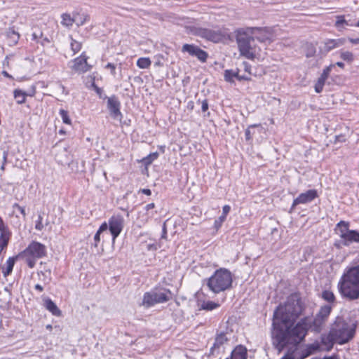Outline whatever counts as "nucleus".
I'll return each instance as SVG.
<instances>
[{
    "label": "nucleus",
    "mask_w": 359,
    "mask_h": 359,
    "mask_svg": "<svg viewBox=\"0 0 359 359\" xmlns=\"http://www.w3.org/2000/svg\"><path fill=\"white\" fill-rule=\"evenodd\" d=\"M303 309L300 298L294 294L274 311L272 344L278 353L289 345L297 346L305 337L310 325L307 318L301 319L292 327L296 320L302 315Z\"/></svg>",
    "instance_id": "nucleus-1"
},
{
    "label": "nucleus",
    "mask_w": 359,
    "mask_h": 359,
    "mask_svg": "<svg viewBox=\"0 0 359 359\" xmlns=\"http://www.w3.org/2000/svg\"><path fill=\"white\" fill-rule=\"evenodd\" d=\"M337 288L342 297L348 300L359 299V265L347 268L340 278Z\"/></svg>",
    "instance_id": "nucleus-2"
},
{
    "label": "nucleus",
    "mask_w": 359,
    "mask_h": 359,
    "mask_svg": "<svg viewBox=\"0 0 359 359\" xmlns=\"http://www.w3.org/2000/svg\"><path fill=\"white\" fill-rule=\"evenodd\" d=\"M356 326V322L354 320H346L341 317H337L330 331L337 338L338 344H344L353 338Z\"/></svg>",
    "instance_id": "nucleus-3"
},
{
    "label": "nucleus",
    "mask_w": 359,
    "mask_h": 359,
    "mask_svg": "<svg viewBox=\"0 0 359 359\" xmlns=\"http://www.w3.org/2000/svg\"><path fill=\"white\" fill-rule=\"evenodd\" d=\"M233 276L230 271L220 268L207 279V286L214 293H219L231 287Z\"/></svg>",
    "instance_id": "nucleus-4"
},
{
    "label": "nucleus",
    "mask_w": 359,
    "mask_h": 359,
    "mask_svg": "<svg viewBox=\"0 0 359 359\" xmlns=\"http://www.w3.org/2000/svg\"><path fill=\"white\" fill-rule=\"evenodd\" d=\"M46 253L47 250L45 245L32 241L18 257L23 259L27 266L32 269L36 265V260L45 257Z\"/></svg>",
    "instance_id": "nucleus-5"
},
{
    "label": "nucleus",
    "mask_w": 359,
    "mask_h": 359,
    "mask_svg": "<svg viewBox=\"0 0 359 359\" xmlns=\"http://www.w3.org/2000/svg\"><path fill=\"white\" fill-rule=\"evenodd\" d=\"M236 40L241 55L248 59H253L257 56H260V49L255 46L253 37L249 36L243 31H238Z\"/></svg>",
    "instance_id": "nucleus-6"
},
{
    "label": "nucleus",
    "mask_w": 359,
    "mask_h": 359,
    "mask_svg": "<svg viewBox=\"0 0 359 359\" xmlns=\"http://www.w3.org/2000/svg\"><path fill=\"white\" fill-rule=\"evenodd\" d=\"M335 231L344 245L349 246L353 243H359V231L349 229L348 222L340 221L338 222Z\"/></svg>",
    "instance_id": "nucleus-7"
},
{
    "label": "nucleus",
    "mask_w": 359,
    "mask_h": 359,
    "mask_svg": "<svg viewBox=\"0 0 359 359\" xmlns=\"http://www.w3.org/2000/svg\"><path fill=\"white\" fill-rule=\"evenodd\" d=\"M107 229L112 236V242L114 243L124 227V218L120 214L112 215L107 222Z\"/></svg>",
    "instance_id": "nucleus-8"
},
{
    "label": "nucleus",
    "mask_w": 359,
    "mask_h": 359,
    "mask_svg": "<svg viewBox=\"0 0 359 359\" xmlns=\"http://www.w3.org/2000/svg\"><path fill=\"white\" fill-rule=\"evenodd\" d=\"M191 32L193 34L199 36L214 43L220 42L224 38L223 34L219 30H212L201 27H192Z\"/></svg>",
    "instance_id": "nucleus-9"
},
{
    "label": "nucleus",
    "mask_w": 359,
    "mask_h": 359,
    "mask_svg": "<svg viewBox=\"0 0 359 359\" xmlns=\"http://www.w3.org/2000/svg\"><path fill=\"white\" fill-rule=\"evenodd\" d=\"M169 300V297L164 292H149L144 294L142 305L145 307H150L156 304L163 303Z\"/></svg>",
    "instance_id": "nucleus-10"
},
{
    "label": "nucleus",
    "mask_w": 359,
    "mask_h": 359,
    "mask_svg": "<svg viewBox=\"0 0 359 359\" xmlns=\"http://www.w3.org/2000/svg\"><path fill=\"white\" fill-rule=\"evenodd\" d=\"M88 57L86 55L85 53H83L79 57L70 62L72 63L70 68L78 74H83L90 71L92 67L88 63Z\"/></svg>",
    "instance_id": "nucleus-11"
},
{
    "label": "nucleus",
    "mask_w": 359,
    "mask_h": 359,
    "mask_svg": "<svg viewBox=\"0 0 359 359\" xmlns=\"http://www.w3.org/2000/svg\"><path fill=\"white\" fill-rule=\"evenodd\" d=\"M332 311V307L330 305H325L320 308L319 312L316 314L313 323L315 330L320 331L323 325L327 320Z\"/></svg>",
    "instance_id": "nucleus-12"
},
{
    "label": "nucleus",
    "mask_w": 359,
    "mask_h": 359,
    "mask_svg": "<svg viewBox=\"0 0 359 359\" xmlns=\"http://www.w3.org/2000/svg\"><path fill=\"white\" fill-rule=\"evenodd\" d=\"M318 197V193L316 189H309L304 193H302L296 198L292 203V208H293L299 204H306L313 201Z\"/></svg>",
    "instance_id": "nucleus-13"
},
{
    "label": "nucleus",
    "mask_w": 359,
    "mask_h": 359,
    "mask_svg": "<svg viewBox=\"0 0 359 359\" xmlns=\"http://www.w3.org/2000/svg\"><path fill=\"white\" fill-rule=\"evenodd\" d=\"M228 341V338L224 332L217 334L213 346L210 348L211 355L219 354L223 351L224 345Z\"/></svg>",
    "instance_id": "nucleus-14"
},
{
    "label": "nucleus",
    "mask_w": 359,
    "mask_h": 359,
    "mask_svg": "<svg viewBox=\"0 0 359 359\" xmlns=\"http://www.w3.org/2000/svg\"><path fill=\"white\" fill-rule=\"evenodd\" d=\"M10 238L11 232L0 217V254L7 247Z\"/></svg>",
    "instance_id": "nucleus-15"
},
{
    "label": "nucleus",
    "mask_w": 359,
    "mask_h": 359,
    "mask_svg": "<svg viewBox=\"0 0 359 359\" xmlns=\"http://www.w3.org/2000/svg\"><path fill=\"white\" fill-rule=\"evenodd\" d=\"M120 106V102L115 95L108 97L107 107L110 111L111 116L114 118H117L118 116H121Z\"/></svg>",
    "instance_id": "nucleus-16"
},
{
    "label": "nucleus",
    "mask_w": 359,
    "mask_h": 359,
    "mask_svg": "<svg viewBox=\"0 0 359 359\" xmlns=\"http://www.w3.org/2000/svg\"><path fill=\"white\" fill-rule=\"evenodd\" d=\"M334 67V65H330V66L325 68L321 74L320 76L318 79L317 82L315 84V91L317 93H320L322 92L323 89V86L325 85V81L328 78L330 73L332 70V68Z\"/></svg>",
    "instance_id": "nucleus-17"
},
{
    "label": "nucleus",
    "mask_w": 359,
    "mask_h": 359,
    "mask_svg": "<svg viewBox=\"0 0 359 359\" xmlns=\"http://www.w3.org/2000/svg\"><path fill=\"white\" fill-rule=\"evenodd\" d=\"M334 342H337V338L330 331L328 334L321 337V344L324 346L322 350L330 351L333 348Z\"/></svg>",
    "instance_id": "nucleus-18"
},
{
    "label": "nucleus",
    "mask_w": 359,
    "mask_h": 359,
    "mask_svg": "<svg viewBox=\"0 0 359 359\" xmlns=\"http://www.w3.org/2000/svg\"><path fill=\"white\" fill-rule=\"evenodd\" d=\"M43 306L53 316L59 317L62 315L60 309L50 298L43 299Z\"/></svg>",
    "instance_id": "nucleus-19"
},
{
    "label": "nucleus",
    "mask_w": 359,
    "mask_h": 359,
    "mask_svg": "<svg viewBox=\"0 0 359 359\" xmlns=\"http://www.w3.org/2000/svg\"><path fill=\"white\" fill-rule=\"evenodd\" d=\"M247 348L242 345L237 346L231 352L229 359H247Z\"/></svg>",
    "instance_id": "nucleus-20"
},
{
    "label": "nucleus",
    "mask_w": 359,
    "mask_h": 359,
    "mask_svg": "<svg viewBox=\"0 0 359 359\" xmlns=\"http://www.w3.org/2000/svg\"><path fill=\"white\" fill-rule=\"evenodd\" d=\"M347 17H350V16L349 15H346H346H338V16H337L335 27L339 30L341 31V30L345 29L346 26H351V27L355 26V22L348 21V20L346 18Z\"/></svg>",
    "instance_id": "nucleus-21"
},
{
    "label": "nucleus",
    "mask_w": 359,
    "mask_h": 359,
    "mask_svg": "<svg viewBox=\"0 0 359 359\" xmlns=\"http://www.w3.org/2000/svg\"><path fill=\"white\" fill-rule=\"evenodd\" d=\"M18 258H20V257H9L6 262L4 266H2V273L4 277H6L9 276L13 269L14 264L15 263V261Z\"/></svg>",
    "instance_id": "nucleus-22"
},
{
    "label": "nucleus",
    "mask_w": 359,
    "mask_h": 359,
    "mask_svg": "<svg viewBox=\"0 0 359 359\" xmlns=\"http://www.w3.org/2000/svg\"><path fill=\"white\" fill-rule=\"evenodd\" d=\"M346 39L344 38L337 39H329L325 42V49L330 51L335 48L344 44Z\"/></svg>",
    "instance_id": "nucleus-23"
},
{
    "label": "nucleus",
    "mask_w": 359,
    "mask_h": 359,
    "mask_svg": "<svg viewBox=\"0 0 359 359\" xmlns=\"http://www.w3.org/2000/svg\"><path fill=\"white\" fill-rule=\"evenodd\" d=\"M8 43L10 46H14L18 43L20 34L13 29H10L7 32Z\"/></svg>",
    "instance_id": "nucleus-24"
},
{
    "label": "nucleus",
    "mask_w": 359,
    "mask_h": 359,
    "mask_svg": "<svg viewBox=\"0 0 359 359\" xmlns=\"http://www.w3.org/2000/svg\"><path fill=\"white\" fill-rule=\"evenodd\" d=\"M61 24L64 27L69 28L74 23V14L73 16H71L69 13H62L61 15Z\"/></svg>",
    "instance_id": "nucleus-25"
},
{
    "label": "nucleus",
    "mask_w": 359,
    "mask_h": 359,
    "mask_svg": "<svg viewBox=\"0 0 359 359\" xmlns=\"http://www.w3.org/2000/svg\"><path fill=\"white\" fill-rule=\"evenodd\" d=\"M90 20L88 15L83 13H74V22L78 27L82 26Z\"/></svg>",
    "instance_id": "nucleus-26"
},
{
    "label": "nucleus",
    "mask_w": 359,
    "mask_h": 359,
    "mask_svg": "<svg viewBox=\"0 0 359 359\" xmlns=\"http://www.w3.org/2000/svg\"><path fill=\"white\" fill-rule=\"evenodd\" d=\"M107 230V222H103L100 228L98 229L97 231L94 236V246L97 247L99 242L100 241V234Z\"/></svg>",
    "instance_id": "nucleus-27"
},
{
    "label": "nucleus",
    "mask_w": 359,
    "mask_h": 359,
    "mask_svg": "<svg viewBox=\"0 0 359 359\" xmlns=\"http://www.w3.org/2000/svg\"><path fill=\"white\" fill-rule=\"evenodd\" d=\"M318 350H320V346L318 344H312L309 345L305 351V354L302 357V359L313 354Z\"/></svg>",
    "instance_id": "nucleus-28"
},
{
    "label": "nucleus",
    "mask_w": 359,
    "mask_h": 359,
    "mask_svg": "<svg viewBox=\"0 0 359 359\" xmlns=\"http://www.w3.org/2000/svg\"><path fill=\"white\" fill-rule=\"evenodd\" d=\"M198 47L194 45L184 44L182 48V52H187L191 56H196Z\"/></svg>",
    "instance_id": "nucleus-29"
},
{
    "label": "nucleus",
    "mask_w": 359,
    "mask_h": 359,
    "mask_svg": "<svg viewBox=\"0 0 359 359\" xmlns=\"http://www.w3.org/2000/svg\"><path fill=\"white\" fill-rule=\"evenodd\" d=\"M27 94L25 92L16 89L14 90V97L18 104H22L25 102Z\"/></svg>",
    "instance_id": "nucleus-30"
},
{
    "label": "nucleus",
    "mask_w": 359,
    "mask_h": 359,
    "mask_svg": "<svg viewBox=\"0 0 359 359\" xmlns=\"http://www.w3.org/2000/svg\"><path fill=\"white\" fill-rule=\"evenodd\" d=\"M151 62L149 57H140L137 61V65L140 69L149 68Z\"/></svg>",
    "instance_id": "nucleus-31"
},
{
    "label": "nucleus",
    "mask_w": 359,
    "mask_h": 359,
    "mask_svg": "<svg viewBox=\"0 0 359 359\" xmlns=\"http://www.w3.org/2000/svg\"><path fill=\"white\" fill-rule=\"evenodd\" d=\"M70 39H71V43H70L71 50H72L73 54L74 55V54L77 53L79 51H80V50L82 47V43L79 41L74 40L72 36H70Z\"/></svg>",
    "instance_id": "nucleus-32"
},
{
    "label": "nucleus",
    "mask_w": 359,
    "mask_h": 359,
    "mask_svg": "<svg viewBox=\"0 0 359 359\" xmlns=\"http://www.w3.org/2000/svg\"><path fill=\"white\" fill-rule=\"evenodd\" d=\"M219 305L218 304H217L214 302L208 301L206 302H203V304H202V308H203V309H205V310L212 311V310L219 307Z\"/></svg>",
    "instance_id": "nucleus-33"
},
{
    "label": "nucleus",
    "mask_w": 359,
    "mask_h": 359,
    "mask_svg": "<svg viewBox=\"0 0 359 359\" xmlns=\"http://www.w3.org/2000/svg\"><path fill=\"white\" fill-rule=\"evenodd\" d=\"M260 124H253L250 125L245 132V139L247 141H250L252 140L253 133L251 131V128H255V127H260Z\"/></svg>",
    "instance_id": "nucleus-34"
},
{
    "label": "nucleus",
    "mask_w": 359,
    "mask_h": 359,
    "mask_svg": "<svg viewBox=\"0 0 359 359\" xmlns=\"http://www.w3.org/2000/svg\"><path fill=\"white\" fill-rule=\"evenodd\" d=\"M59 113L61 116L63 123L65 124L70 125L72 122L71 119L69 117L68 112L65 109H60Z\"/></svg>",
    "instance_id": "nucleus-35"
},
{
    "label": "nucleus",
    "mask_w": 359,
    "mask_h": 359,
    "mask_svg": "<svg viewBox=\"0 0 359 359\" xmlns=\"http://www.w3.org/2000/svg\"><path fill=\"white\" fill-rule=\"evenodd\" d=\"M322 297L325 300L329 302H333L335 299L334 294L329 290L324 291L322 294Z\"/></svg>",
    "instance_id": "nucleus-36"
},
{
    "label": "nucleus",
    "mask_w": 359,
    "mask_h": 359,
    "mask_svg": "<svg viewBox=\"0 0 359 359\" xmlns=\"http://www.w3.org/2000/svg\"><path fill=\"white\" fill-rule=\"evenodd\" d=\"M200 61L205 62L208 57V53L200 48L196 51V56Z\"/></svg>",
    "instance_id": "nucleus-37"
},
{
    "label": "nucleus",
    "mask_w": 359,
    "mask_h": 359,
    "mask_svg": "<svg viewBox=\"0 0 359 359\" xmlns=\"http://www.w3.org/2000/svg\"><path fill=\"white\" fill-rule=\"evenodd\" d=\"M158 156V154L157 152H154L149 154L146 158H144V161L145 164L151 163L155 159H156Z\"/></svg>",
    "instance_id": "nucleus-38"
},
{
    "label": "nucleus",
    "mask_w": 359,
    "mask_h": 359,
    "mask_svg": "<svg viewBox=\"0 0 359 359\" xmlns=\"http://www.w3.org/2000/svg\"><path fill=\"white\" fill-rule=\"evenodd\" d=\"M226 216L222 215L217 219H215V223H214L215 228L216 229H219L222 226L223 222L226 220Z\"/></svg>",
    "instance_id": "nucleus-39"
},
{
    "label": "nucleus",
    "mask_w": 359,
    "mask_h": 359,
    "mask_svg": "<svg viewBox=\"0 0 359 359\" xmlns=\"http://www.w3.org/2000/svg\"><path fill=\"white\" fill-rule=\"evenodd\" d=\"M341 57L346 61L351 62L353 59V55L352 53L349 51H344L341 53Z\"/></svg>",
    "instance_id": "nucleus-40"
},
{
    "label": "nucleus",
    "mask_w": 359,
    "mask_h": 359,
    "mask_svg": "<svg viewBox=\"0 0 359 359\" xmlns=\"http://www.w3.org/2000/svg\"><path fill=\"white\" fill-rule=\"evenodd\" d=\"M224 78L226 81H232L234 78L233 72L231 70H226L224 73Z\"/></svg>",
    "instance_id": "nucleus-41"
},
{
    "label": "nucleus",
    "mask_w": 359,
    "mask_h": 359,
    "mask_svg": "<svg viewBox=\"0 0 359 359\" xmlns=\"http://www.w3.org/2000/svg\"><path fill=\"white\" fill-rule=\"evenodd\" d=\"M42 216L41 215H39L38 219L36 222L35 229L39 231H41L43 228V224L42 223Z\"/></svg>",
    "instance_id": "nucleus-42"
},
{
    "label": "nucleus",
    "mask_w": 359,
    "mask_h": 359,
    "mask_svg": "<svg viewBox=\"0 0 359 359\" xmlns=\"http://www.w3.org/2000/svg\"><path fill=\"white\" fill-rule=\"evenodd\" d=\"M13 208L14 209H15V208L18 209L20 211V212L22 214L23 218L25 219L26 212H25V208L20 206L18 203H14L13 205Z\"/></svg>",
    "instance_id": "nucleus-43"
},
{
    "label": "nucleus",
    "mask_w": 359,
    "mask_h": 359,
    "mask_svg": "<svg viewBox=\"0 0 359 359\" xmlns=\"http://www.w3.org/2000/svg\"><path fill=\"white\" fill-rule=\"evenodd\" d=\"M234 78H236L238 80H250V78L249 76L247 75H240L239 72H233Z\"/></svg>",
    "instance_id": "nucleus-44"
},
{
    "label": "nucleus",
    "mask_w": 359,
    "mask_h": 359,
    "mask_svg": "<svg viewBox=\"0 0 359 359\" xmlns=\"http://www.w3.org/2000/svg\"><path fill=\"white\" fill-rule=\"evenodd\" d=\"M242 67H243L244 71L245 72L248 73V76H250L251 74V72H250L251 67H250V65H249V64L248 62H243L242 64Z\"/></svg>",
    "instance_id": "nucleus-45"
},
{
    "label": "nucleus",
    "mask_w": 359,
    "mask_h": 359,
    "mask_svg": "<svg viewBox=\"0 0 359 359\" xmlns=\"http://www.w3.org/2000/svg\"><path fill=\"white\" fill-rule=\"evenodd\" d=\"M231 210V207L229 205H225L222 208V215L226 216L229 214Z\"/></svg>",
    "instance_id": "nucleus-46"
},
{
    "label": "nucleus",
    "mask_w": 359,
    "mask_h": 359,
    "mask_svg": "<svg viewBox=\"0 0 359 359\" xmlns=\"http://www.w3.org/2000/svg\"><path fill=\"white\" fill-rule=\"evenodd\" d=\"M105 67L111 69V73L112 75L114 76L116 74V72H115L116 67L114 64L108 63Z\"/></svg>",
    "instance_id": "nucleus-47"
},
{
    "label": "nucleus",
    "mask_w": 359,
    "mask_h": 359,
    "mask_svg": "<svg viewBox=\"0 0 359 359\" xmlns=\"http://www.w3.org/2000/svg\"><path fill=\"white\" fill-rule=\"evenodd\" d=\"M201 109L203 111H206L208 109V103L206 100L202 102Z\"/></svg>",
    "instance_id": "nucleus-48"
},
{
    "label": "nucleus",
    "mask_w": 359,
    "mask_h": 359,
    "mask_svg": "<svg viewBox=\"0 0 359 359\" xmlns=\"http://www.w3.org/2000/svg\"><path fill=\"white\" fill-rule=\"evenodd\" d=\"M166 238H167V229H166L165 224L164 223V224L163 226V231H162L161 238L162 239H166Z\"/></svg>",
    "instance_id": "nucleus-49"
},
{
    "label": "nucleus",
    "mask_w": 359,
    "mask_h": 359,
    "mask_svg": "<svg viewBox=\"0 0 359 359\" xmlns=\"http://www.w3.org/2000/svg\"><path fill=\"white\" fill-rule=\"evenodd\" d=\"M155 208V204L154 203H149V204H147L145 207H144V210L147 212L153 208Z\"/></svg>",
    "instance_id": "nucleus-50"
},
{
    "label": "nucleus",
    "mask_w": 359,
    "mask_h": 359,
    "mask_svg": "<svg viewBox=\"0 0 359 359\" xmlns=\"http://www.w3.org/2000/svg\"><path fill=\"white\" fill-rule=\"evenodd\" d=\"M280 359H294V358L292 353H287Z\"/></svg>",
    "instance_id": "nucleus-51"
},
{
    "label": "nucleus",
    "mask_w": 359,
    "mask_h": 359,
    "mask_svg": "<svg viewBox=\"0 0 359 359\" xmlns=\"http://www.w3.org/2000/svg\"><path fill=\"white\" fill-rule=\"evenodd\" d=\"M140 191L147 196H150L151 194V191L149 189H141Z\"/></svg>",
    "instance_id": "nucleus-52"
},
{
    "label": "nucleus",
    "mask_w": 359,
    "mask_h": 359,
    "mask_svg": "<svg viewBox=\"0 0 359 359\" xmlns=\"http://www.w3.org/2000/svg\"><path fill=\"white\" fill-rule=\"evenodd\" d=\"M147 249L149 250H156L158 249V246L156 244L148 245Z\"/></svg>",
    "instance_id": "nucleus-53"
},
{
    "label": "nucleus",
    "mask_w": 359,
    "mask_h": 359,
    "mask_svg": "<svg viewBox=\"0 0 359 359\" xmlns=\"http://www.w3.org/2000/svg\"><path fill=\"white\" fill-rule=\"evenodd\" d=\"M323 359H339L337 355H332L331 356H325Z\"/></svg>",
    "instance_id": "nucleus-54"
},
{
    "label": "nucleus",
    "mask_w": 359,
    "mask_h": 359,
    "mask_svg": "<svg viewBox=\"0 0 359 359\" xmlns=\"http://www.w3.org/2000/svg\"><path fill=\"white\" fill-rule=\"evenodd\" d=\"M150 219V217H149L147 215H146L145 218L144 219H141V224H145L146 223L148 222V221Z\"/></svg>",
    "instance_id": "nucleus-55"
},
{
    "label": "nucleus",
    "mask_w": 359,
    "mask_h": 359,
    "mask_svg": "<svg viewBox=\"0 0 359 359\" xmlns=\"http://www.w3.org/2000/svg\"><path fill=\"white\" fill-rule=\"evenodd\" d=\"M34 288L39 292H42L43 290V287L39 284H36L34 286Z\"/></svg>",
    "instance_id": "nucleus-56"
},
{
    "label": "nucleus",
    "mask_w": 359,
    "mask_h": 359,
    "mask_svg": "<svg viewBox=\"0 0 359 359\" xmlns=\"http://www.w3.org/2000/svg\"><path fill=\"white\" fill-rule=\"evenodd\" d=\"M350 41H351L352 43H354V44H358V43H359V38H356V39H350Z\"/></svg>",
    "instance_id": "nucleus-57"
},
{
    "label": "nucleus",
    "mask_w": 359,
    "mask_h": 359,
    "mask_svg": "<svg viewBox=\"0 0 359 359\" xmlns=\"http://www.w3.org/2000/svg\"><path fill=\"white\" fill-rule=\"evenodd\" d=\"M7 156H8V151H4V154H3L4 163L6 162Z\"/></svg>",
    "instance_id": "nucleus-58"
},
{
    "label": "nucleus",
    "mask_w": 359,
    "mask_h": 359,
    "mask_svg": "<svg viewBox=\"0 0 359 359\" xmlns=\"http://www.w3.org/2000/svg\"><path fill=\"white\" fill-rule=\"evenodd\" d=\"M336 65H337L338 67H339L341 68H343L344 67V64L341 62H337L336 63Z\"/></svg>",
    "instance_id": "nucleus-59"
},
{
    "label": "nucleus",
    "mask_w": 359,
    "mask_h": 359,
    "mask_svg": "<svg viewBox=\"0 0 359 359\" xmlns=\"http://www.w3.org/2000/svg\"><path fill=\"white\" fill-rule=\"evenodd\" d=\"M39 36L36 33L32 34V39L34 40H36L38 39Z\"/></svg>",
    "instance_id": "nucleus-60"
},
{
    "label": "nucleus",
    "mask_w": 359,
    "mask_h": 359,
    "mask_svg": "<svg viewBox=\"0 0 359 359\" xmlns=\"http://www.w3.org/2000/svg\"><path fill=\"white\" fill-rule=\"evenodd\" d=\"M46 327L47 330H51L53 328L51 325H47Z\"/></svg>",
    "instance_id": "nucleus-61"
},
{
    "label": "nucleus",
    "mask_w": 359,
    "mask_h": 359,
    "mask_svg": "<svg viewBox=\"0 0 359 359\" xmlns=\"http://www.w3.org/2000/svg\"><path fill=\"white\" fill-rule=\"evenodd\" d=\"M2 73L5 76L11 77V76L6 72L4 71Z\"/></svg>",
    "instance_id": "nucleus-62"
},
{
    "label": "nucleus",
    "mask_w": 359,
    "mask_h": 359,
    "mask_svg": "<svg viewBox=\"0 0 359 359\" xmlns=\"http://www.w3.org/2000/svg\"><path fill=\"white\" fill-rule=\"evenodd\" d=\"M96 90L97 93H100V92L101 91L100 88H96Z\"/></svg>",
    "instance_id": "nucleus-63"
},
{
    "label": "nucleus",
    "mask_w": 359,
    "mask_h": 359,
    "mask_svg": "<svg viewBox=\"0 0 359 359\" xmlns=\"http://www.w3.org/2000/svg\"><path fill=\"white\" fill-rule=\"evenodd\" d=\"M355 27H359V21L355 23Z\"/></svg>",
    "instance_id": "nucleus-64"
}]
</instances>
